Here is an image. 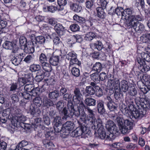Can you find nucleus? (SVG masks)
I'll return each instance as SVG.
<instances>
[{
	"instance_id": "obj_35",
	"label": "nucleus",
	"mask_w": 150,
	"mask_h": 150,
	"mask_svg": "<svg viewBox=\"0 0 150 150\" xmlns=\"http://www.w3.org/2000/svg\"><path fill=\"white\" fill-rule=\"evenodd\" d=\"M45 73L42 70L38 71L37 73V75L35 78V80L38 82L42 81L44 77Z\"/></svg>"
},
{
	"instance_id": "obj_46",
	"label": "nucleus",
	"mask_w": 150,
	"mask_h": 150,
	"mask_svg": "<svg viewBox=\"0 0 150 150\" xmlns=\"http://www.w3.org/2000/svg\"><path fill=\"white\" fill-rule=\"evenodd\" d=\"M102 69V65L99 62H96L93 65L92 67V70L97 71L99 73Z\"/></svg>"
},
{
	"instance_id": "obj_25",
	"label": "nucleus",
	"mask_w": 150,
	"mask_h": 150,
	"mask_svg": "<svg viewBox=\"0 0 150 150\" xmlns=\"http://www.w3.org/2000/svg\"><path fill=\"white\" fill-rule=\"evenodd\" d=\"M69 5L70 9L74 12L78 13L82 10L81 6L76 3L70 2L69 3Z\"/></svg>"
},
{
	"instance_id": "obj_40",
	"label": "nucleus",
	"mask_w": 150,
	"mask_h": 150,
	"mask_svg": "<svg viewBox=\"0 0 150 150\" xmlns=\"http://www.w3.org/2000/svg\"><path fill=\"white\" fill-rule=\"evenodd\" d=\"M137 58H140L142 60L149 62H150V56L147 53H142L140 54V57L139 56Z\"/></svg>"
},
{
	"instance_id": "obj_6",
	"label": "nucleus",
	"mask_w": 150,
	"mask_h": 150,
	"mask_svg": "<svg viewBox=\"0 0 150 150\" xmlns=\"http://www.w3.org/2000/svg\"><path fill=\"white\" fill-rule=\"evenodd\" d=\"M127 25L129 28H133L135 31L139 33H143L145 30L143 24L140 22H136L133 23L127 22Z\"/></svg>"
},
{
	"instance_id": "obj_4",
	"label": "nucleus",
	"mask_w": 150,
	"mask_h": 150,
	"mask_svg": "<svg viewBox=\"0 0 150 150\" xmlns=\"http://www.w3.org/2000/svg\"><path fill=\"white\" fill-rule=\"evenodd\" d=\"M76 134L78 137L81 136V138H85L91 135V131L86 125L79 124V126L75 130Z\"/></svg>"
},
{
	"instance_id": "obj_61",
	"label": "nucleus",
	"mask_w": 150,
	"mask_h": 150,
	"mask_svg": "<svg viewBox=\"0 0 150 150\" xmlns=\"http://www.w3.org/2000/svg\"><path fill=\"white\" fill-rule=\"evenodd\" d=\"M124 10L123 8L121 7H118L115 10V13L118 15H121L122 18L123 16V12Z\"/></svg>"
},
{
	"instance_id": "obj_39",
	"label": "nucleus",
	"mask_w": 150,
	"mask_h": 150,
	"mask_svg": "<svg viewBox=\"0 0 150 150\" xmlns=\"http://www.w3.org/2000/svg\"><path fill=\"white\" fill-rule=\"evenodd\" d=\"M54 128L55 131L57 133L60 132L62 134H64L66 131H64L63 125H58L54 126Z\"/></svg>"
},
{
	"instance_id": "obj_53",
	"label": "nucleus",
	"mask_w": 150,
	"mask_h": 150,
	"mask_svg": "<svg viewBox=\"0 0 150 150\" xmlns=\"http://www.w3.org/2000/svg\"><path fill=\"white\" fill-rule=\"evenodd\" d=\"M96 20L90 17L88 19L85 21V24L88 27H90L93 25V23L95 22Z\"/></svg>"
},
{
	"instance_id": "obj_3",
	"label": "nucleus",
	"mask_w": 150,
	"mask_h": 150,
	"mask_svg": "<svg viewBox=\"0 0 150 150\" xmlns=\"http://www.w3.org/2000/svg\"><path fill=\"white\" fill-rule=\"evenodd\" d=\"M149 98H139L140 100L139 101L137 98L135 99V102L138 108H140L143 110L146 111L149 110L150 109V104L149 99L150 96H148Z\"/></svg>"
},
{
	"instance_id": "obj_5",
	"label": "nucleus",
	"mask_w": 150,
	"mask_h": 150,
	"mask_svg": "<svg viewBox=\"0 0 150 150\" xmlns=\"http://www.w3.org/2000/svg\"><path fill=\"white\" fill-rule=\"evenodd\" d=\"M73 103L69 102L67 104V108L65 107L59 112L64 118L67 119L68 118L71 117L73 116L72 112Z\"/></svg>"
},
{
	"instance_id": "obj_28",
	"label": "nucleus",
	"mask_w": 150,
	"mask_h": 150,
	"mask_svg": "<svg viewBox=\"0 0 150 150\" xmlns=\"http://www.w3.org/2000/svg\"><path fill=\"white\" fill-rule=\"evenodd\" d=\"M107 105L109 110L111 111H113L115 113L118 112V106L114 102L107 103Z\"/></svg>"
},
{
	"instance_id": "obj_41",
	"label": "nucleus",
	"mask_w": 150,
	"mask_h": 150,
	"mask_svg": "<svg viewBox=\"0 0 150 150\" xmlns=\"http://www.w3.org/2000/svg\"><path fill=\"white\" fill-rule=\"evenodd\" d=\"M28 144V142L25 140H23L17 145L14 150H22L23 148Z\"/></svg>"
},
{
	"instance_id": "obj_20",
	"label": "nucleus",
	"mask_w": 150,
	"mask_h": 150,
	"mask_svg": "<svg viewBox=\"0 0 150 150\" xmlns=\"http://www.w3.org/2000/svg\"><path fill=\"white\" fill-rule=\"evenodd\" d=\"M83 102L81 101L79 103V106L77 105H74L73 104L72 106V112L73 116L74 115L75 116L78 117H79L80 115V110H81V108H82L80 106V104L81 103V102Z\"/></svg>"
},
{
	"instance_id": "obj_64",
	"label": "nucleus",
	"mask_w": 150,
	"mask_h": 150,
	"mask_svg": "<svg viewBox=\"0 0 150 150\" xmlns=\"http://www.w3.org/2000/svg\"><path fill=\"white\" fill-rule=\"evenodd\" d=\"M15 56L20 63L22 61L23 58L25 57V54L24 53H21L17 54Z\"/></svg>"
},
{
	"instance_id": "obj_7",
	"label": "nucleus",
	"mask_w": 150,
	"mask_h": 150,
	"mask_svg": "<svg viewBox=\"0 0 150 150\" xmlns=\"http://www.w3.org/2000/svg\"><path fill=\"white\" fill-rule=\"evenodd\" d=\"M106 127L112 135L116 136L119 134V129H117L116 125L112 121H108L106 124Z\"/></svg>"
},
{
	"instance_id": "obj_33",
	"label": "nucleus",
	"mask_w": 150,
	"mask_h": 150,
	"mask_svg": "<svg viewBox=\"0 0 150 150\" xmlns=\"http://www.w3.org/2000/svg\"><path fill=\"white\" fill-rule=\"evenodd\" d=\"M85 92L87 93L86 97L89 96H91L94 95L95 93V91L93 86H86L85 89Z\"/></svg>"
},
{
	"instance_id": "obj_50",
	"label": "nucleus",
	"mask_w": 150,
	"mask_h": 150,
	"mask_svg": "<svg viewBox=\"0 0 150 150\" xmlns=\"http://www.w3.org/2000/svg\"><path fill=\"white\" fill-rule=\"evenodd\" d=\"M92 80L96 83H98L100 81L99 76L98 73L96 72L90 75Z\"/></svg>"
},
{
	"instance_id": "obj_2",
	"label": "nucleus",
	"mask_w": 150,
	"mask_h": 150,
	"mask_svg": "<svg viewBox=\"0 0 150 150\" xmlns=\"http://www.w3.org/2000/svg\"><path fill=\"white\" fill-rule=\"evenodd\" d=\"M115 121L119 126L121 132L123 134L129 133V130L133 128V122L129 119L124 120L118 116Z\"/></svg>"
},
{
	"instance_id": "obj_26",
	"label": "nucleus",
	"mask_w": 150,
	"mask_h": 150,
	"mask_svg": "<svg viewBox=\"0 0 150 150\" xmlns=\"http://www.w3.org/2000/svg\"><path fill=\"white\" fill-rule=\"evenodd\" d=\"M65 28L61 24H57L54 27V29L58 35H63L65 31Z\"/></svg>"
},
{
	"instance_id": "obj_42",
	"label": "nucleus",
	"mask_w": 150,
	"mask_h": 150,
	"mask_svg": "<svg viewBox=\"0 0 150 150\" xmlns=\"http://www.w3.org/2000/svg\"><path fill=\"white\" fill-rule=\"evenodd\" d=\"M35 43L36 44H44L46 41V39L42 36H39L35 37Z\"/></svg>"
},
{
	"instance_id": "obj_31",
	"label": "nucleus",
	"mask_w": 150,
	"mask_h": 150,
	"mask_svg": "<svg viewBox=\"0 0 150 150\" xmlns=\"http://www.w3.org/2000/svg\"><path fill=\"white\" fill-rule=\"evenodd\" d=\"M49 139H45L42 141V143L43 145L46 148L50 149L53 148L54 145L52 142Z\"/></svg>"
},
{
	"instance_id": "obj_51",
	"label": "nucleus",
	"mask_w": 150,
	"mask_h": 150,
	"mask_svg": "<svg viewBox=\"0 0 150 150\" xmlns=\"http://www.w3.org/2000/svg\"><path fill=\"white\" fill-rule=\"evenodd\" d=\"M25 77L27 83H33L34 81V77L33 74L31 73H28L25 74Z\"/></svg>"
},
{
	"instance_id": "obj_36",
	"label": "nucleus",
	"mask_w": 150,
	"mask_h": 150,
	"mask_svg": "<svg viewBox=\"0 0 150 150\" xmlns=\"http://www.w3.org/2000/svg\"><path fill=\"white\" fill-rule=\"evenodd\" d=\"M15 44L12 42L9 41H6L3 45V47L7 50H11Z\"/></svg>"
},
{
	"instance_id": "obj_58",
	"label": "nucleus",
	"mask_w": 150,
	"mask_h": 150,
	"mask_svg": "<svg viewBox=\"0 0 150 150\" xmlns=\"http://www.w3.org/2000/svg\"><path fill=\"white\" fill-rule=\"evenodd\" d=\"M143 42L146 43V44H148L150 42V33H145L143 35Z\"/></svg>"
},
{
	"instance_id": "obj_22",
	"label": "nucleus",
	"mask_w": 150,
	"mask_h": 150,
	"mask_svg": "<svg viewBox=\"0 0 150 150\" xmlns=\"http://www.w3.org/2000/svg\"><path fill=\"white\" fill-rule=\"evenodd\" d=\"M130 87L128 82L126 80H123L121 82L118 90L125 92L128 91Z\"/></svg>"
},
{
	"instance_id": "obj_29",
	"label": "nucleus",
	"mask_w": 150,
	"mask_h": 150,
	"mask_svg": "<svg viewBox=\"0 0 150 150\" xmlns=\"http://www.w3.org/2000/svg\"><path fill=\"white\" fill-rule=\"evenodd\" d=\"M105 9L101 7H98L96 8L97 16L100 18L104 19L105 18L106 14L104 11Z\"/></svg>"
},
{
	"instance_id": "obj_54",
	"label": "nucleus",
	"mask_w": 150,
	"mask_h": 150,
	"mask_svg": "<svg viewBox=\"0 0 150 150\" xmlns=\"http://www.w3.org/2000/svg\"><path fill=\"white\" fill-rule=\"evenodd\" d=\"M72 74L76 77H78L80 75L79 69L76 67H73L71 70Z\"/></svg>"
},
{
	"instance_id": "obj_10",
	"label": "nucleus",
	"mask_w": 150,
	"mask_h": 150,
	"mask_svg": "<svg viewBox=\"0 0 150 150\" xmlns=\"http://www.w3.org/2000/svg\"><path fill=\"white\" fill-rule=\"evenodd\" d=\"M26 120V117L22 114L16 115L15 117H13L11 121V123L14 126L16 127L17 126V123H23Z\"/></svg>"
},
{
	"instance_id": "obj_21",
	"label": "nucleus",
	"mask_w": 150,
	"mask_h": 150,
	"mask_svg": "<svg viewBox=\"0 0 150 150\" xmlns=\"http://www.w3.org/2000/svg\"><path fill=\"white\" fill-rule=\"evenodd\" d=\"M29 111L30 114L33 117L36 116L41 112L39 108L33 105L30 106Z\"/></svg>"
},
{
	"instance_id": "obj_52",
	"label": "nucleus",
	"mask_w": 150,
	"mask_h": 150,
	"mask_svg": "<svg viewBox=\"0 0 150 150\" xmlns=\"http://www.w3.org/2000/svg\"><path fill=\"white\" fill-rule=\"evenodd\" d=\"M72 98V95L70 93H66L63 95V99L68 102L67 103H68L69 102H71L72 103L71 99Z\"/></svg>"
},
{
	"instance_id": "obj_38",
	"label": "nucleus",
	"mask_w": 150,
	"mask_h": 150,
	"mask_svg": "<svg viewBox=\"0 0 150 150\" xmlns=\"http://www.w3.org/2000/svg\"><path fill=\"white\" fill-rule=\"evenodd\" d=\"M45 139L53 140L55 137V135L53 131H47L45 134Z\"/></svg>"
},
{
	"instance_id": "obj_1",
	"label": "nucleus",
	"mask_w": 150,
	"mask_h": 150,
	"mask_svg": "<svg viewBox=\"0 0 150 150\" xmlns=\"http://www.w3.org/2000/svg\"><path fill=\"white\" fill-rule=\"evenodd\" d=\"M80 106L83 108H84L85 111L88 112V115L84 112L81 115L80 119L82 121L87 125L90 123L93 124L95 123L96 118L94 111L91 109L90 107L87 106H85L83 102H82L80 104Z\"/></svg>"
},
{
	"instance_id": "obj_18",
	"label": "nucleus",
	"mask_w": 150,
	"mask_h": 150,
	"mask_svg": "<svg viewBox=\"0 0 150 150\" xmlns=\"http://www.w3.org/2000/svg\"><path fill=\"white\" fill-rule=\"evenodd\" d=\"M110 83L111 88H110L114 89L115 90H117L119 88L120 83L118 79L114 78L113 79H110Z\"/></svg>"
},
{
	"instance_id": "obj_57",
	"label": "nucleus",
	"mask_w": 150,
	"mask_h": 150,
	"mask_svg": "<svg viewBox=\"0 0 150 150\" xmlns=\"http://www.w3.org/2000/svg\"><path fill=\"white\" fill-rule=\"evenodd\" d=\"M53 125L54 126L58 125H62V123L61 117L58 116L54 118L53 121Z\"/></svg>"
},
{
	"instance_id": "obj_24",
	"label": "nucleus",
	"mask_w": 150,
	"mask_h": 150,
	"mask_svg": "<svg viewBox=\"0 0 150 150\" xmlns=\"http://www.w3.org/2000/svg\"><path fill=\"white\" fill-rule=\"evenodd\" d=\"M96 100L92 98H86L84 100V102L86 105L88 107L89 106H95L96 104Z\"/></svg>"
},
{
	"instance_id": "obj_30",
	"label": "nucleus",
	"mask_w": 150,
	"mask_h": 150,
	"mask_svg": "<svg viewBox=\"0 0 150 150\" xmlns=\"http://www.w3.org/2000/svg\"><path fill=\"white\" fill-rule=\"evenodd\" d=\"M91 48L93 49H97L98 50H101L103 48V45L102 42L100 41H97L96 43L92 44L90 45Z\"/></svg>"
},
{
	"instance_id": "obj_62",
	"label": "nucleus",
	"mask_w": 150,
	"mask_h": 150,
	"mask_svg": "<svg viewBox=\"0 0 150 150\" xmlns=\"http://www.w3.org/2000/svg\"><path fill=\"white\" fill-rule=\"evenodd\" d=\"M27 40L25 37L21 36L19 38V43L20 45L24 47L26 45Z\"/></svg>"
},
{
	"instance_id": "obj_15",
	"label": "nucleus",
	"mask_w": 150,
	"mask_h": 150,
	"mask_svg": "<svg viewBox=\"0 0 150 150\" xmlns=\"http://www.w3.org/2000/svg\"><path fill=\"white\" fill-rule=\"evenodd\" d=\"M63 128L66 133L68 134L69 132L73 130L74 127V124L73 122L71 121H67L63 125Z\"/></svg>"
},
{
	"instance_id": "obj_47",
	"label": "nucleus",
	"mask_w": 150,
	"mask_h": 150,
	"mask_svg": "<svg viewBox=\"0 0 150 150\" xmlns=\"http://www.w3.org/2000/svg\"><path fill=\"white\" fill-rule=\"evenodd\" d=\"M19 94L21 96L23 97L25 99L28 100H31L33 99L32 96L31 94L26 92H22L20 91L18 92Z\"/></svg>"
},
{
	"instance_id": "obj_44",
	"label": "nucleus",
	"mask_w": 150,
	"mask_h": 150,
	"mask_svg": "<svg viewBox=\"0 0 150 150\" xmlns=\"http://www.w3.org/2000/svg\"><path fill=\"white\" fill-rule=\"evenodd\" d=\"M49 57L48 54L46 55L43 53H41L39 56V61L41 64L45 62L48 60Z\"/></svg>"
},
{
	"instance_id": "obj_59",
	"label": "nucleus",
	"mask_w": 150,
	"mask_h": 150,
	"mask_svg": "<svg viewBox=\"0 0 150 150\" xmlns=\"http://www.w3.org/2000/svg\"><path fill=\"white\" fill-rule=\"evenodd\" d=\"M71 30L73 32H76L79 31L80 27L79 25L76 24H73L70 26Z\"/></svg>"
},
{
	"instance_id": "obj_12",
	"label": "nucleus",
	"mask_w": 150,
	"mask_h": 150,
	"mask_svg": "<svg viewBox=\"0 0 150 150\" xmlns=\"http://www.w3.org/2000/svg\"><path fill=\"white\" fill-rule=\"evenodd\" d=\"M137 62L139 64L138 69L142 72H146L149 70V66L146 65L144 61L142 60L140 58H137Z\"/></svg>"
},
{
	"instance_id": "obj_37",
	"label": "nucleus",
	"mask_w": 150,
	"mask_h": 150,
	"mask_svg": "<svg viewBox=\"0 0 150 150\" xmlns=\"http://www.w3.org/2000/svg\"><path fill=\"white\" fill-rule=\"evenodd\" d=\"M41 66L43 69L46 72H50L52 69L51 64L47 62L42 63Z\"/></svg>"
},
{
	"instance_id": "obj_11",
	"label": "nucleus",
	"mask_w": 150,
	"mask_h": 150,
	"mask_svg": "<svg viewBox=\"0 0 150 150\" xmlns=\"http://www.w3.org/2000/svg\"><path fill=\"white\" fill-rule=\"evenodd\" d=\"M146 113V111L142 110L140 108H137L130 114L132 116V118H134L135 119H141Z\"/></svg>"
},
{
	"instance_id": "obj_56",
	"label": "nucleus",
	"mask_w": 150,
	"mask_h": 150,
	"mask_svg": "<svg viewBox=\"0 0 150 150\" xmlns=\"http://www.w3.org/2000/svg\"><path fill=\"white\" fill-rule=\"evenodd\" d=\"M34 86L33 83L26 84L24 86L25 90L27 92L30 93L34 88Z\"/></svg>"
},
{
	"instance_id": "obj_43",
	"label": "nucleus",
	"mask_w": 150,
	"mask_h": 150,
	"mask_svg": "<svg viewBox=\"0 0 150 150\" xmlns=\"http://www.w3.org/2000/svg\"><path fill=\"white\" fill-rule=\"evenodd\" d=\"M96 36L95 33L92 32H90L86 34L84 39L86 40L90 41L95 38Z\"/></svg>"
},
{
	"instance_id": "obj_17",
	"label": "nucleus",
	"mask_w": 150,
	"mask_h": 150,
	"mask_svg": "<svg viewBox=\"0 0 150 150\" xmlns=\"http://www.w3.org/2000/svg\"><path fill=\"white\" fill-rule=\"evenodd\" d=\"M98 137L102 139L111 140V138L110 137V134L109 135H106L105 129L103 128L102 129H98Z\"/></svg>"
},
{
	"instance_id": "obj_27",
	"label": "nucleus",
	"mask_w": 150,
	"mask_h": 150,
	"mask_svg": "<svg viewBox=\"0 0 150 150\" xmlns=\"http://www.w3.org/2000/svg\"><path fill=\"white\" fill-rule=\"evenodd\" d=\"M97 110L98 113L100 115H103L105 113V110L103 102L99 101L97 103Z\"/></svg>"
},
{
	"instance_id": "obj_9",
	"label": "nucleus",
	"mask_w": 150,
	"mask_h": 150,
	"mask_svg": "<svg viewBox=\"0 0 150 150\" xmlns=\"http://www.w3.org/2000/svg\"><path fill=\"white\" fill-rule=\"evenodd\" d=\"M66 58L68 60H70L69 68L74 64H77L78 65L81 64L80 62L77 58L76 54L74 52H69L66 56Z\"/></svg>"
},
{
	"instance_id": "obj_19",
	"label": "nucleus",
	"mask_w": 150,
	"mask_h": 150,
	"mask_svg": "<svg viewBox=\"0 0 150 150\" xmlns=\"http://www.w3.org/2000/svg\"><path fill=\"white\" fill-rule=\"evenodd\" d=\"M49 61L52 65L56 66L58 65L59 63V57L57 55H54L53 54L50 56Z\"/></svg>"
},
{
	"instance_id": "obj_8",
	"label": "nucleus",
	"mask_w": 150,
	"mask_h": 150,
	"mask_svg": "<svg viewBox=\"0 0 150 150\" xmlns=\"http://www.w3.org/2000/svg\"><path fill=\"white\" fill-rule=\"evenodd\" d=\"M80 86H78L75 88L73 91L74 95L73 97V100L77 104H79L82 101V100L83 99V96L80 91Z\"/></svg>"
},
{
	"instance_id": "obj_13",
	"label": "nucleus",
	"mask_w": 150,
	"mask_h": 150,
	"mask_svg": "<svg viewBox=\"0 0 150 150\" xmlns=\"http://www.w3.org/2000/svg\"><path fill=\"white\" fill-rule=\"evenodd\" d=\"M134 12L133 9L132 8H127L124 10L123 12L122 19L126 20H128L129 22L131 19L130 17L132 16V14Z\"/></svg>"
},
{
	"instance_id": "obj_34",
	"label": "nucleus",
	"mask_w": 150,
	"mask_h": 150,
	"mask_svg": "<svg viewBox=\"0 0 150 150\" xmlns=\"http://www.w3.org/2000/svg\"><path fill=\"white\" fill-rule=\"evenodd\" d=\"M131 19L128 22H131L133 23L136 22H139V21H141L143 19V17L141 15H137L136 16L132 15L130 17Z\"/></svg>"
},
{
	"instance_id": "obj_48",
	"label": "nucleus",
	"mask_w": 150,
	"mask_h": 150,
	"mask_svg": "<svg viewBox=\"0 0 150 150\" xmlns=\"http://www.w3.org/2000/svg\"><path fill=\"white\" fill-rule=\"evenodd\" d=\"M34 105L39 108L40 107L42 103V100L41 98L39 97H36L33 100Z\"/></svg>"
},
{
	"instance_id": "obj_45",
	"label": "nucleus",
	"mask_w": 150,
	"mask_h": 150,
	"mask_svg": "<svg viewBox=\"0 0 150 150\" xmlns=\"http://www.w3.org/2000/svg\"><path fill=\"white\" fill-rule=\"evenodd\" d=\"M128 91V94L132 96H135L137 93L136 88L133 86H130Z\"/></svg>"
},
{
	"instance_id": "obj_49",
	"label": "nucleus",
	"mask_w": 150,
	"mask_h": 150,
	"mask_svg": "<svg viewBox=\"0 0 150 150\" xmlns=\"http://www.w3.org/2000/svg\"><path fill=\"white\" fill-rule=\"evenodd\" d=\"M40 66L38 64H33L31 65L30 67V70L32 72H34L36 71H39L40 69Z\"/></svg>"
},
{
	"instance_id": "obj_32",
	"label": "nucleus",
	"mask_w": 150,
	"mask_h": 150,
	"mask_svg": "<svg viewBox=\"0 0 150 150\" xmlns=\"http://www.w3.org/2000/svg\"><path fill=\"white\" fill-rule=\"evenodd\" d=\"M24 52L26 53H33L35 51L34 46L31 44L26 45L24 47Z\"/></svg>"
},
{
	"instance_id": "obj_14",
	"label": "nucleus",
	"mask_w": 150,
	"mask_h": 150,
	"mask_svg": "<svg viewBox=\"0 0 150 150\" xmlns=\"http://www.w3.org/2000/svg\"><path fill=\"white\" fill-rule=\"evenodd\" d=\"M42 105L44 107L49 108L50 107L54 106L53 101L47 97H44L42 100Z\"/></svg>"
},
{
	"instance_id": "obj_16",
	"label": "nucleus",
	"mask_w": 150,
	"mask_h": 150,
	"mask_svg": "<svg viewBox=\"0 0 150 150\" xmlns=\"http://www.w3.org/2000/svg\"><path fill=\"white\" fill-rule=\"evenodd\" d=\"M48 98L52 100L56 101L60 96L59 91L57 90L49 91L48 93Z\"/></svg>"
},
{
	"instance_id": "obj_55",
	"label": "nucleus",
	"mask_w": 150,
	"mask_h": 150,
	"mask_svg": "<svg viewBox=\"0 0 150 150\" xmlns=\"http://www.w3.org/2000/svg\"><path fill=\"white\" fill-rule=\"evenodd\" d=\"M11 110L10 108H7L3 110L2 113V115L3 117H6V118H9L10 115H11Z\"/></svg>"
},
{
	"instance_id": "obj_23",
	"label": "nucleus",
	"mask_w": 150,
	"mask_h": 150,
	"mask_svg": "<svg viewBox=\"0 0 150 150\" xmlns=\"http://www.w3.org/2000/svg\"><path fill=\"white\" fill-rule=\"evenodd\" d=\"M90 125H92V128L93 129H103L104 128L102 122L100 118L97 119L96 121V123L95 122L93 124L90 123Z\"/></svg>"
},
{
	"instance_id": "obj_63",
	"label": "nucleus",
	"mask_w": 150,
	"mask_h": 150,
	"mask_svg": "<svg viewBox=\"0 0 150 150\" xmlns=\"http://www.w3.org/2000/svg\"><path fill=\"white\" fill-rule=\"evenodd\" d=\"M39 91V88L38 87L35 88L32 90V91L30 92V94H31L32 97H37V96L38 95Z\"/></svg>"
},
{
	"instance_id": "obj_60",
	"label": "nucleus",
	"mask_w": 150,
	"mask_h": 150,
	"mask_svg": "<svg viewBox=\"0 0 150 150\" xmlns=\"http://www.w3.org/2000/svg\"><path fill=\"white\" fill-rule=\"evenodd\" d=\"M34 58L33 55H28L24 58L23 61L27 63H30L33 60Z\"/></svg>"
}]
</instances>
